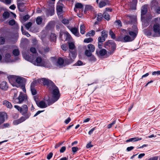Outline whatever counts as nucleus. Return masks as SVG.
<instances>
[{"mask_svg":"<svg viewBox=\"0 0 160 160\" xmlns=\"http://www.w3.org/2000/svg\"><path fill=\"white\" fill-rule=\"evenodd\" d=\"M110 34L112 38L114 39L115 38V35L112 31H110Z\"/></svg>","mask_w":160,"mask_h":160,"instance_id":"obj_62","label":"nucleus"},{"mask_svg":"<svg viewBox=\"0 0 160 160\" xmlns=\"http://www.w3.org/2000/svg\"><path fill=\"white\" fill-rule=\"evenodd\" d=\"M116 123V121H114L112 123H110L108 125V128H111L112 126L115 124Z\"/></svg>","mask_w":160,"mask_h":160,"instance_id":"obj_61","label":"nucleus"},{"mask_svg":"<svg viewBox=\"0 0 160 160\" xmlns=\"http://www.w3.org/2000/svg\"><path fill=\"white\" fill-rule=\"evenodd\" d=\"M29 18V16L28 15H26L24 16L23 17V20H24V21H26Z\"/></svg>","mask_w":160,"mask_h":160,"instance_id":"obj_58","label":"nucleus"},{"mask_svg":"<svg viewBox=\"0 0 160 160\" xmlns=\"http://www.w3.org/2000/svg\"><path fill=\"white\" fill-rule=\"evenodd\" d=\"M6 115L5 113H0V126L5 121V117Z\"/></svg>","mask_w":160,"mask_h":160,"instance_id":"obj_20","label":"nucleus"},{"mask_svg":"<svg viewBox=\"0 0 160 160\" xmlns=\"http://www.w3.org/2000/svg\"><path fill=\"white\" fill-rule=\"evenodd\" d=\"M147 11L146 6H142L141 9V18L142 25L144 27H146L148 25L149 20L151 19L152 18V16L150 15L148 17V19H147V20L145 19V15Z\"/></svg>","mask_w":160,"mask_h":160,"instance_id":"obj_5","label":"nucleus"},{"mask_svg":"<svg viewBox=\"0 0 160 160\" xmlns=\"http://www.w3.org/2000/svg\"><path fill=\"white\" fill-rule=\"evenodd\" d=\"M145 33L148 36L157 37L160 36V25L157 23L154 24L151 29L149 28L146 29Z\"/></svg>","mask_w":160,"mask_h":160,"instance_id":"obj_3","label":"nucleus"},{"mask_svg":"<svg viewBox=\"0 0 160 160\" xmlns=\"http://www.w3.org/2000/svg\"><path fill=\"white\" fill-rule=\"evenodd\" d=\"M53 153L52 152H50L47 156V158L49 160L52 157Z\"/></svg>","mask_w":160,"mask_h":160,"instance_id":"obj_60","label":"nucleus"},{"mask_svg":"<svg viewBox=\"0 0 160 160\" xmlns=\"http://www.w3.org/2000/svg\"><path fill=\"white\" fill-rule=\"evenodd\" d=\"M5 39L3 37H0V44L3 45L4 44Z\"/></svg>","mask_w":160,"mask_h":160,"instance_id":"obj_49","label":"nucleus"},{"mask_svg":"<svg viewBox=\"0 0 160 160\" xmlns=\"http://www.w3.org/2000/svg\"><path fill=\"white\" fill-rule=\"evenodd\" d=\"M103 17L106 19L108 20L110 18V17L108 13L106 12H104L103 14Z\"/></svg>","mask_w":160,"mask_h":160,"instance_id":"obj_32","label":"nucleus"},{"mask_svg":"<svg viewBox=\"0 0 160 160\" xmlns=\"http://www.w3.org/2000/svg\"><path fill=\"white\" fill-rule=\"evenodd\" d=\"M93 41V39L91 38H86L84 39V42L85 43H89L92 42Z\"/></svg>","mask_w":160,"mask_h":160,"instance_id":"obj_41","label":"nucleus"},{"mask_svg":"<svg viewBox=\"0 0 160 160\" xmlns=\"http://www.w3.org/2000/svg\"><path fill=\"white\" fill-rule=\"evenodd\" d=\"M13 53L14 56H17L19 55V52L18 49H15L13 50Z\"/></svg>","mask_w":160,"mask_h":160,"instance_id":"obj_44","label":"nucleus"},{"mask_svg":"<svg viewBox=\"0 0 160 160\" xmlns=\"http://www.w3.org/2000/svg\"><path fill=\"white\" fill-rule=\"evenodd\" d=\"M85 26L83 24H82L80 26V30L81 33L83 34H84L85 32Z\"/></svg>","mask_w":160,"mask_h":160,"instance_id":"obj_29","label":"nucleus"},{"mask_svg":"<svg viewBox=\"0 0 160 160\" xmlns=\"http://www.w3.org/2000/svg\"><path fill=\"white\" fill-rule=\"evenodd\" d=\"M152 6H156L158 4V2L156 0H152Z\"/></svg>","mask_w":160,"mask_h":160,"instance_id":"obj_57","label":"nucleus"},{"mask_svg":"<svg viewBox=\"0 0 160 160\" xmlns=\"http://www.w3.org/2000/svg\"><path fill=\"white\" fill-rule=\"evenodd\" d=\"M62 22L64 24H68L69 23V20L68 19H64L62 20Z\"/></svg>","mask_w":160,"mask_h":160,"instance_id":"obj_54","label":"nucleus"},{"mask_svg":"<svg viewBox=\"0 0 160 160\" xmlns=\"http://www.w3.org/2000/svg\"><path fill=\"white\" fill-rule=\"evenodd\" d=\"M14 108L22 115L27 114L28 111V107L26 105L24 104L20 107L18 105H15Z\"/></svg>","mask_w":160,"mask_h":160,"instance_id":"obj_8","label":"nucleus"},{"mask_svg":"<svg viewBox=\"0 0 160 160\" xmlns=\"http://www.w3.org/2000/svg\"><path fill=\"white\" fill-rule=\"evenodd\" d=\"M38 81L40 83L47 85L49 89L52 90V101L51 102H48V105H50L59 99L60 96L59 90L51 81L48 79L43 78L39 79Z\"/></svg>","mask_w":160,"mask_h":160,"instance_id":"obj_1","label":"nucleus"},{"mask_svg":"<svg viewBox=\"0 0 160 160\" xmlns=\"http://www.w3.org/2000/svg\"><path fill=\"white\" fill-rule=\"evenodd\" d=\"M64 62L63 60L61 58H59L57 62L55 63L57 64V66H61L63 65Z\"/></svg>","mask_w":160,"mask_h":160,"instance_id":"obj_28","label":"nucleus"},{"mask_svg":"<svg viewBox=\"0 0 160 160\" xmlns=\"http://www.w3.org/2000/svg\"><path fill=\"white\" fill-rule=\"evenodd\" d=\"M21 122L20 120L19 119L15 120L13 122V124L14 125H17L21 123Z\"/></svg>","mask_w":160,"mask_h":160,"instance_id":"obj_51","label":"nucleus"},{"mask_svg":"<svg viewBox=\"0 0 160 160\" xmlns=\"http://www.w3.org/2000/svg\"><path fill=\"white\" fill-rule=\"evenodd\" d=\"M42 18L40 17H38L36 19V23L38 25L40 24L42 22Z\"/></svg>","mask_w":160,"mask_h":160,"instance_id":"obj_37","label":"nucleus"},{"mask_svg":"<svg viewBox=\"0 0 160 160\" xmlns=\"http://www.w3.org/2000/svg\"><path fill=\"white\" fill-rule=\"evenodd\" d=\"M18 8L19 10L21 12H23L24 10V4L22 2H18Z\"/></svg>","mask_w":160,"mask_h":160,"instance_id":"obj_21","label":"nucleus"},{"mask_svg":"<svg viewBox=\"0 0 160 160\" xmlns=\"http://www.w3.org/2000/svg\"><path fill=\"white\" fill-rule=\"evenodd\" d=\"M9 16V13L8 12H4L3 14V16L4 18H7Z\"/></svg>","mask_w":160,"mask_h":160,"instance_id":"obj_45","label":"nucleus"},{"mask_svg":"<svg viewBox=\"0 0 160 160\" xmlns=\"http://www.w3.org/2000/svg\"><path fill=\"white\" fill-rule=\"evenodd\" d=\"M71 32L75 36L78 37L79 36V34L78 32V29L76 28H72L70 29Z\"/></svg>","mask_w":160,"mask_h":160,"instance_id":"obj_16","label":"nucleus"},{"mask_svg":"<svg viewBox=\"0 0 160 160\" xmlns=\"http://www.w3.org/2000/svg\"><path fill=\"white\" fill-rule=\"evenodd\" d=\"M91 52H90L89 51L86 49L85 51V54L88 58L92 55Z\"/></svg>","mask_w":160,"mask_h":160,"instance_id":"obj_39","label":"nucleus"},{"mask_svg":"<svg viewBox=\"0 0 160 160\" xmlns=\"http://www.w3.org/2000/svg\"><path fill=\"white\" fill-rule=\"evenodd\" d=\"M88 59L89 62H94L96 61V59L95 56L92 55L91 56H89L88 58Z\"/></svg>","mask_w":160,"mask_h":160,"instance_id":"obj_30","label":"nucleus"},{"mask_svg":"<svg viewBox=\"0 0 160 160\" xmlns=\"http://www.w3.org/2000/svg\"><path fill=\"white\" fill-rule=\"evenodd\" d=\"M133 40V38H131L128 35H126L123 36L122 35H120L117 38L118 41L124 42H131Z\"/></svg>","mask_w":160,"mask_h":160,"instance_id":"obj_10","label":"nucleus"},{"mask_svg":"<svg viewBox=\"0 0 160 160\" xmlns=\"http://www.w3.org/2000/svg\"><path fill=\"white\" fill-rule=\"evenodd\" d=\"M105 38L102 37H99L98 38V41L99 43H102L105 41Z\"/></svg>","mask_w":160,"mask_h":160,"instance_id":"obj_43","label":"nucleus"},{"mask_svg":"<svg viewBox=\"0 0 160 160\" xmlns=\"http://www.w3.org/2000/svg\"><path fill=\"white\" fill-rule=\"evenodd\" d=\"M107 4V3L104 1L101 0L99 4V7L100 8H102L105 6V5Z\"/></svg>","mask_w":160,"mask_h":160,"instance_id":"obj_33","label":"nucleus"},{"mask_svg":"<svg viewBox=\"0 0 160 160\" xmlns=\"http://www.w3.org/2000/svg\"><path fill=\"white\" fill-rule=\"evenodd\" d=\"M30 116V114L29 113H27L25 114V115L21 117L20 118H19V120L21 122H23L25 121Z\"/></svg>","mask_w":160,"mask_h":160,"instance_id":"obj_24","label":"nucleus"},{"mask_svg":"<svg viewBox=\"0 0 160 160\" xmlns=\"http://www.w3.org/2000/svg\"><path fill=\"white\" fill-rule=\"evenodd\" d=\"M27 97L26 94L20 92L19 96L17 99H15L14 103L22 104L27 101Z\"/></svg>","mask_w":160,"mask_h":160,"instance_id":"obj_7","label":"nucleus"},{"mask_svg":"<svg viewBox=\"0 0 160 160\" xmlns=\"http://www.w3.org/2000/svg\"><path fill=\"white\" fill-rule=\"evenodd\" d=\"M68 46L70 49L69 50L71 51V50H75L74 49L75 48V47L74 44L73 42H69L68 43Z\"/></svg>","mask_w":160,"mask_h":160,"instance_id":"obj_31","label":"nucleus"},{"mask_svg":"<svg viewBox=\"0 0 160 160\" xmlns=\"http://www.w3.org/2000/svg\"><path fill=\"white\" fill-rule=\"evenodd\" d=\"M63 5L60 3H57L56 7V10L58 14H60L62 11Z\"/></svg>","mask_w":160,"mask_h":160,"instance_id":"obj_14","label":"nucleus"},{"mask_svg":"<svg viewBox=\"0 0 160 160\" xmlns=\"http://www.w3.org/2000/svg\"><path fill=\"white\" fill-rule=\"evenodd\" d=\"M103 16V15L101 13H98V14L97 15V20L98 21H100L102 18Z\"/></svg>","mask_w":160,"mask_h":160,"instance_id":"obj_46","label":"nucleus"},{"mask_svg":"<svg viewBox=\"0 0 160 160\" xmlns=\"http://www.w3.org/2000/svg\"><path fill=\"white\" fill-rule=\"evenodd\" d=\"M96 53L99 56H102L105 55L107 53V51L105 49H102L99 51H96Z\"/></svg>","mask_w":160,"mask_h":160,"instance_id":"obj_17","label":"nucleus"},{"mask_svg":"<svg viewBox=\"0 0 160 160\" xmlns=\"http://www.w3.org/2000/svg\"><path fill=\"white\" fill-rule=\"evenodd\" d=\"M27 53L25 52L22 53L23 57L25 59L31 62L35 65L42 67L43 60H42L41 57H38L34 60L33 59L32 57L29 56V55Z\"/></svg>","mask_w":160,"mask_h":160,"instance_id":"obj_4","label":"nucleus"},{"mask_svg":"<svg viewBox=\"0 0 160 160\" xmlns=\"http://www.w3.org/2000/svg\"><path fill=\"white\" fill-rule=\"evenodd\" d=\"M75 8H74V10L75 12H77V9H81V10H82V9L83 7V6L81 3H78L75 4Z\"/></svg>","mask_w":160,"mask_h":160,"instance_id":"obj_25","label":"nucleus"},{"mask_svg":"<svg viewBox=\"0 0 160 160\" xmlns=\"http://www.w3.org/2000/svg\"><path fill=\"white\" fill-rule=\"evenodd\" d=\"M129 5L130 8L132 9H135L136 5L137 4V0H129Z\"/></svg>","mask_w":160,"mask_h":160,"instance_id":"obj_13","label":"nucleus"},{"mask_svg":"<svg viewBox=\"0 0 160 160\" xmlns=\"http://www.w3.org/2000/svg\"><path fill=\"white\" fill-rule=\"evenodd\" d=\"M106 48L110 51H113L116 48V45L112 41H108L105 44Z\"/></svg>","mask_w":160,"mask_h":160,"instance_id":"obj_11","label":"nucleus"},{"mask_svg":"<svg viewBox=\"0 0 160 160\" xmlns=\"http://www.w3.org/2000/svg\"><path fill=\"white\" fill-rule=\"evenodd\" d=\"M133 28V31L128 30V32L129 35L131 36L130 37L131 38H133L134 40L137 34L138 29L136 26H134Z\"/></svg>","mask_w":160,"mask_h":160,"instance_id":"obj_12","label":"nucleus"},{"mask_svg":"<svg viewBox=\"0 0 160 160\" xmlns=\"http://www.w3.org/2000/svg\"><path fill=\"white\" fill-rule=\"evenodd\" d=\"M54 8L53 7H51L50 9L47 10V13L48 16H52L54 14Z\"/></svg>","mask_w":160,"mask_h":160,"instance_id":"obj_23","label":"nucleus"},{"mask_svg":"<svg viewBox=\"0 0 160 160\" xmlns=\"http://www.w3.org/2000/svg\"><path fill=\"white\" fill-rule=\"evenodd\" d=\"M152 74L153 75H158L160 74V71H157L153 72H152Z\"/></svg>","mask_w":160,"mask_h":160,"instance_id":"obj_56","label":"nucleus"},{"mask_svg":"<svg viewBox=\"0 0 160 160\" xmlns=\"http://www.w3.org/2000/svg\"><path fill=\"white\" fill-rule=\"evenodd\" d=\"M7 78L10 83L13 86L18 87L20 84L22 83L23 81L24 78L18 76L13 75H8Z\"/></svg>","mask_w":160,"mask_h":160,"instance_id":"obj_2","label":"nucleus"},{"mask_svg":"<svg viewBox=\"0 0 160 160\" xmlns=\"http://www.w3.org/2000/svg\"><path fill=\"white\" fill-rule=\"evenodd\" d=\"M107 33L105 31H103L102 32V37L105 38L107 37Z\"/></svg>","mask_w":160,"mask_h":160,"instance_id":"obj_48","label":"nucleus"},{"mask_svg":"<svg viewBox=\"0 0 160 160\" xmlns=\"http://www.w3.org/2000/svg\"><path fill=\"white\" fill-rule=\"evenodd\" d=\"M78 148L77 147H73L72 148V151L73 152H77L78 150Z\"/></svg>","mask_w":160,"mask_h":160,"instance_id":"obj_63","label":"nucleus"},{"mask_svg":"<svg viewBox=\"0 0 160 160\" xmlns=\"http://www.w3.org/2000/svg\"><path fill=\"white\" fill-rule=\"evenodd\" d=\"M142 138H138V137L137 138H130L129 139L127 140L126 141L127 142H129L132 141H137L139 140H142Z\"/></svg>","mask_w":160,"mask_h":160,"instance_id":"obj_26","label":"nucleus"},{"mask_svg":"<svg viewBox=\"0 0 160 160\" xmlns=\"http://www.w3.org/2000/svg\"><path fill=\"white\" fill-rule=\"evenodd\" d=\"M50 38L51 41L55 42L56 41V37L54 33H51L50 36Z\"/></svg>","mask_w":160,"mask_h":160,"instance_id":"obj_36","label":"nucleus"},{"mask_svg":"<svg viewBox=\"0 0 160 160\" xmlns=\"http://www.w3.org/2000/svg\"><path fill=\"white\" fill-rule=\"evenodd\" d=\"M92 6L90 5H87L86 6L85 9L86 10H92Z\"/></svg>","mask_w":160,"mask_h":160,"instance_id":"obj_53","label":"nucleus"},{"mask_svg":"<svg viewBox=\"0 0 160 160\" xmlns=\"http://www.w3.org/2000/svg\"><path fill=\"white\" fill-rule=\"evenodd\" d=\"M33 85V83H32L31 85V89L32 94L34 95L36 94V91L35 88L32 87Z\"/></svg>","mask_w":160,"mask_h":160,"instance_id":"obj_40","label":"nucleus"},{"mask_svg":"<svg viewBox=\"0 0 160 160\" xmlns=\"http://www.w3.org/2000/svg\"><path fill=\"white\" fill-rule=\"evenodd\" d=\"M21 29L22 32L23 34L25 35L28 37H29L30 36V35L28 33V32L24 31L22 26Z\"/></svg>","mask_w":160,"mask_h":160,"instance_id":"obj_42","label":"nucleus"},{"mask_svg":"<svg viewBox=\"0 0 160 160\" xmlns=\"http://www.w3.org/2000/svg\"><path fill=\"white\" fill-rule=\"evenodd\" d=\"M37 105L39 107L41 108H44L48 106V105L43 101H41L37 103Z\"/></svg>","mask_w":160,"mask_h":160,"instance_id":"obj_18","label":"nucleus"},{"mask_svg":"<svg viewBox=\"0 0 160 160\" xmlns=\"http://www.w3.org/2000/svg\"><path fill=\"white\" fill-rule=\"evenodd\" d=\"M32 23L31 22H29L27 23L25 25V27L27 29H28L32 25Z\"/></svg>","mask_w":160,"mask_h":160,"instance_id":"obj_47","label":"nucleus"},{"mask_svg":"<svg viewBox=\"0 0 160 160\" xmlns=\"http://www.w3.org/2000/svg\"><path fill=\"white\" fill-rule=\"evenodd\" d=\"M88 48L89 51L91 52H93L95 49L94 46L92 44H89L88 46Z\"/></svg>","mask_w":160,"mask_h":160,"instance_id":"obj_27","label":"nucleus"},{"mask_svg":"<svg viewBox=\"0 0 160 160\" xmlns=\"http://www.w3.org/2000/svg\"><path fill=\"white\" fill-rule=\"evenodd\" d=\"M61 48L63 50L65 51H66L68 49L67 45L65 44L62 45L61 46Z\"/></svg>","mask_w":160,"mask_h":160,"instance_id":"obj_55","label":"nucleus"},{"mask_svg":"<svg viewBox=\"0 0 160 160\" xmlns=\"http://www.w3.org/2000/svg\"><path fill=\"white\" fill-rule=\"evenodd\" d=\"M56 62V58L53 57H52L50 60V61L48 60H43L42 67L46 68H50L52 66L51 63L53 64H55Z\"/></svg>","mask_w":160,"mask_h":160,"instance_id":"obj_9","label":"nucleus"},{"mask_svg":"<svg viewBox=\"0 0 160 160\" xmlns=\"http://www.w3.org/2000/svg\"><path fill=\"white\" fill-rule=\"evenodd\" d=\"M70 53L68 58L65 59V61L67 64H69L72 63L76 58L77 55L76 51L74 50L73 51L69 50Z\"/></svg>","mask_w":160,"mask_h":160,"instance_id":"obj_6","label":"nucleus"},{"mask_svg":"<svg viewBox=\"0 0 160 160\" xmlns=\"http://www.w3.org/2000/svg\"><path fill=\"white\" fill-rule=\"evenodd\" d=\"M18 94V92L17 90H15L14 92V95L12 100L13 102L14 103V101H15V99L17 98Z\"/></svg>","mask_w":160,"mask_h":160,"instance_id":"obj_34","label":"nucleus"},{"mask_svg":"<svg viewBox=\"0 0 160 160\" xmlns=\"http://www.w3.org/2000/svg\"><path fill=\"white\" fill-rule=\"evenodd\" d=\"M95 34V32L93 30H92L86 34V36L87 37H90L93 36Z\"/></svg>","mask_w":160,"mask_h":160,"instance_id":"obj_35","label":"nucleus"},{"mask_svg":"<svg viewBox=\"0 0 160 160\" xmlns=\"http://www.w3.org/2000/svg\"><path fill=\"white\" fill-rule=\"evenodd\" d=\"M3 104L9 108H12V105L11 103L7 100L3 101Z\"/></svg>","mask_w":160,"mask_h":160,"instance_id":"obj_22","label":"nucleus"},{"mask_svg":"<svg viewBox=\"0 0 160 160\" xmlns=\"http://www.w3.org/2000/svg\"><path fill=\"white\" fill-rule=\"evenodd\" d=\"M8 88V86L6 82H2L0 84V88L1 89L6 91Z\"/></svg>","mask_w":160,"mask_h":160,"instance_id":"obj_15","label":"nucleus"},{"mask_svg":"<svg viewBox=\"0 0 160 160\" xmlns=\"http://www.w3.org/2000/svg\"><path fill=\"white\" fill-rule=\"evenodd\" d=\"M9 24L11 25H13L15 24V21L14 20H11L9 22Z\"/></svg>","mask_w":160,"mask_h":160,"instance_id":"obj_59","label":"nucleus"},{"mask_svg":"<svg viewBox=\"0 0 160 160\" xmlns=\"http://www.w3.org/2000/svg\"><path fill=\"white\" fill-rule=\"evenodd\" d=\"M9 126V124L8 123H4L3 125L0 126V127L1 128H6L8 127Z\"/></svg>","mask_w":160,"mask_h":160,"instance_id":"obj_52","label":"nucleus"},{"mask_svg":"<svg viewBox=\"0 0 160 160\" xmlns=\"http://www.w3.org/2000/svg\"><path fill=\"white\" fill-rule=\"evenodd\" d=\"M83 65V62L82 61L79 60L75 64L76 66H80Z\"/></svg>","mask_w":160,"mask_h":160,"instance_id":"obj_50","label":"nucleus"},{"mask_svg":"<svg viewBox=\"0 0 160 160\" xmlns=\"http://www.w3.org/2000/svg\"><path fill=\"white\" fill-rule=\"evenodd\" d=\"M114 23L118 28L122 26V23L120 20H116Z\"/></svg>","mask_w":160,"mask_h":160,"instance_id":"obj_38","label":"nucleus"},{"mask_svg":"<svg viewBox=\"0 0 160 160\" xmlns=\"http://www.w3.org/2000/svg\"><path fill=\"white\" fill-rule=\"evenodd\" d=\"M11 55L9 53L6 54L4 58V60L6 62H13V61L11 59Z\"/></svg>","mask_w":160,"mask_h":160,"instance_id":"obj_19","label":"nucleus"},{"mask_svg":"<svg viewBox=\"0 0 160 160\" xmlns=\"http://www.w3.org/2000/svg\"><path fill=\"white\" fill-rule=\"evenodd\" d=\"M96 129V128H93L91 129L88 132V134L91 135L93 132V131Z\"/></svg>","mask_w":160,"mask_h":160,"instance_id":"obj_64","label":"nucleus"}]
</instances>
